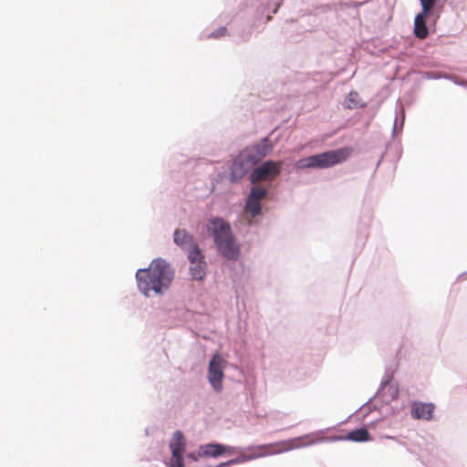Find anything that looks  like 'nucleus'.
Instances as JSON below:
<instances>
[{
	"label": "nucleus",
	"instance_id": "7ed1b4c3",
	"mask_svg": "<svg viewBox=\"0 0 467 467\" xmlns=\"http://www.w3.org/2000/svg\"><path fill=\"white\" fill-rule=\"evenodd\" d=\"M351 153L352 149L350 147L327 150L319 154L302 158L295 163V167L298 170L327 169L345 161Z\"/></svg>",
	"mask_w": 467,
	"mask_h": 467
},
{
	"label": "nucleus",
	"instance_id": "f3484780",
	"mask_svg": "<svg viewBox=\"0 0 467 467\" xmlns=\"http://www.w3.org/2000/svg\"><path fill=\"white\" fill-rule=\"evenodd\" d=\"M188 458L192 459V461H198L201 456H199V452H191L187 455Z\"/></svg>",
	"mask_w": 467,
	"mask_h": 467
},
{
	"label": "nucleus",
	"instance_id": "20e7f679",
	"mask_svg": "<svg viewBox=\"0 0 467 467\" xmlns=\"http://www.w3.org/2000/svg\"><path fill=\"white\" fill-rule=\"evenodd\" d=\"M265 154L260 153L257 149H247L243 150L234 161L231 167V177L233 181H239L244 177L253 167L259 162Z\"/></svg>",
	"mask_w": 467,
	"mask_h": 467
},
{
	"label": "nucleus",
	"instance_id": "39448f33",
	"mask_svg": "<svg viewBox=\"0 0 467 467\" xmlns=\"http://www.w3.org/2000/svg\"><path fill=\"white\" fill-rule=\"evenodd\" d=\"M225 363V359L218 353L213 355L209 363L208 380L216 391H220L223 388L222 382L224 377Z\"/></svg>",
	"mask_w": 467,
	"mask_h": 467
},
{
	"label": "nucleus",
	"instance_id": "0eeeda50",
	"mask_svg": "<svg viewBox=\"0 0 467 467\" xmlns=\"http://www.w3.org/2000/svg\"><path fill=\"white\" fill-rule=\"evenodd\" d=\"M281 165L273 161H267L253 171L250 175L252 183L272 180L280 173Z\"/></svg>",
	"mask_w": 467,
	"mask_h": 467
},
{
	"label": "nucleus",
	"instance_id": "2eb2a0df",
	"mask_svg": "<svg viewBox=\"0 0 467 467\" xmlns=\"http://www.w3.org/2000/svg\"><path fill=\"white\" fill-rule=\"evenodd\" d=\"M424 13H430L437 0H420Z\"/></svg>",
	"mask_w": 467,
	"mask_h": 467
},
{
	"label": "nucleus",
	"instance_id": "f03ea898",
	"mask_svg": "<svg viewBox=\"0 0 467 467\" xmlns=\"http://www.w3.org/2000/svg\"><path fill=\"white\" fill-rule=\"evenodd\" d=\"M208 230L212 233L220 253L226 258L236 260L239 248L231 233V227L223 219L213 218L210 221Z\"/></svg>",
	"mask_w": 467,
	"mask_h": 467
},
{
	"label": "nucleus",
	"instance_id": "6e6552de",
	"mask_svg": "<svg viewBox=\"0 0 467 467\" xmlns=\"http://www.w3.org/2000/svg\"><path fill=\"white\" fill-rule=\"evenodd\" d=\"M266 196V190L262 186H254L246 199L244 210L252 217H256L261 213V201Z\"/></svg>",
	"mask_w": 467,
	"mask_h": 467
},
{
	"label": "nucleus",
	"instance_id": "ddd939ff",
	"mask_svg": "<svg viewBox=\"0 0 467 467\" xmlns=\"http://www.w3.org/2000/svg\"><path fill=\"white\" fill-rule=\"evenodd\" d=\"M429 13H424V9L422 12L418 14L415 17L414 21V34L417 37L420 39H424L427 37L429 30L425 23V18L428 16Z\"/></svg>",
	"mask_w": 467,
	"mask_h": 467
},
{
	"label": "nucleus",
	"instance_id": "f8f14e48",
	"mask_svg": "<svg viewBox=\"0 0 467 467\" xmlns=\"http://www.w3.org/2000/svg\"><path fill=\"white\" fill-rule=\"evenodd\" d=\"M434 405L432 403L415 401L411 405V416L417 420H431Z\"/></svg>",
	"mask_w": 467,
	"mask_h": 467
},
{
	"label": "nucleus",
	"instance_id": "f257e3e1",
	"mask_svg": "<svg viewBox=\"0 0 467 467\" xmlns=\"http://www.w3.org/2000/svg\"><path fill=\"white\" fill-rule=\"evenodd\" d=\"M174 277L171 265L163 259L153 260L148 268L139 269L136 279L140 291L146 296L151 292L161 295L166 291Z\"/></svg>",
	"mask_w": 467,
	"mask_h": 467
},
{
	"label": "nucleus",
	"instance_id": "dca6fc26",
	"mask_svg": "<svg viewBox=\"0 0 467 467\" xmlns=\"http://www.w3.org/2000/svg\"><path fill=\"white\" fill-rule=\"evenodd\" d=\"M226 32H227V30L225 27H221V28L215 30L214 32H213L210 36L218 38L220 36L226 35Z\"/></svg>",
	"mask_w": 467,
	"mask_h": 467
},
{
	"label": "nucleus",
	"instance_id": "1a4fd4ad",
	"mask_svg": "<svg viewBox=\"0 0 467 467\" xmlns=\"http://www.w3.org/2000/svg\"><path fill=\"white\" fill-rule=\"evenodd\" d=\"M190 261V273L193 279L202 280L206 275V263L200 248L190 250L188 254Z\"/></svg>",
	"mask_w": 467,
	"mask_h": 467
},
{
	"label": "nucleus",
	"instance_id": "423d86ee",
	"mask_svg": "<svg viewBox=\"0 0 467 467\" xmlns=\"http://www.w3.org/2000/svg\"><path fill=\"white\" fill-rule=\"evenodd\" d=\"M170 449L171 451L170 467H184L183 453L186 449V440L182 431H177L173 433L170 441Z\"/></svg>",
	"mask_w": 467,
	"mask_h": 467
},
{
	"label": "nucleus",
	"instance_id": "4468645a",
	"mask_svg": "<svg viewBox=\"0 0 467 467\" xmlns=\"http://www.w3.org/2000/svg\"><path fill=\"white\" fill-rule=\"evenodd\" d=\"M360 105V98L358 92L351 91L349 92L347 100L346 107L348 109L358 108Z\"/></svg>",
	"mask_w": 467,
	"mask_h": 467
},
{
	"label": "nucleus",
	"instance_id": "9d476101",
	"mask_svg": "<svg viewBox=\"0 0 467 467\" xmlns=\"http://www.w3.org/2000/svg\"><path fill=\"white\" fill-rule=\"evenodd\" d=\"M235 452V448L227 447L219 443H209L200 447L199 456L203 457H218L220 455Z\"/></svg>",
	"mask_w": 467,
	"mask_h": 467
},
{
	"label": "nucleus",
	"instance_id": "9b49d317",
	"mask_svg": "<svg viewBox=\"0 0 467 467\" xmlns=\"http://www.w3.org/2000/svg\"><path fill=\"white\" fill-rule=\"evenodd\" d=\"M174 243L182 247V249L186 250L189 254L190 250H194L195 248H199L198 244L195 243L192 235L188 234L183 229H178L174 232Z\"/></svg>",
	"mask_w": 467,
	"mask_h": 467
}]
</instances>
